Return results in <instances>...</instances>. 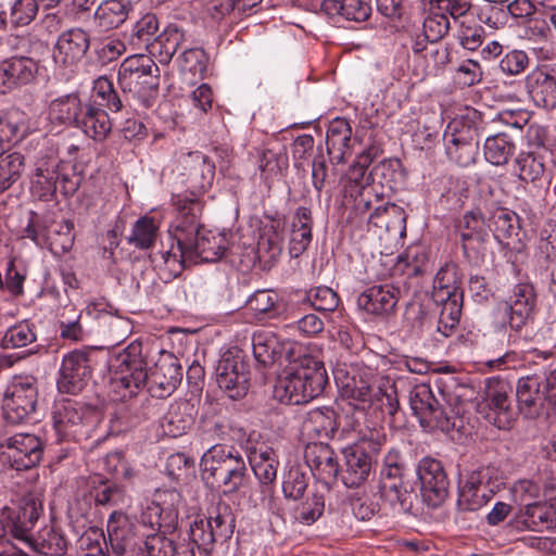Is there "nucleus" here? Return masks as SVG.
Masks as SVG:
<instances>
[{
	"mask_svg": "<svg viewBox=\"0 0 556 556\" xmlns=\"http://www.w3.org/2000/svg\"><path fill=\"white\" fill-rule=\"evenodd\" d=\"M552 162L553 153L548 148L520 152L514 161V173L519 180L534 184L547 177Z\"/></svg>",
	"mask_w": 556,
	"mask_h": 556,
	"instance_id": "obj_28",
	"label": "nucleus"
},
{
	"mask_svg": "<svg viewBox=\"0 0 556 556\" xmlns=\"http://www.w3.org/2000/svg\"><path fill=\"white\" fill-rule=\"evenodd\" d=\"M511 391L513 388L506 380L493 377L485 382L484 401L494 414V424L500 429L509 427L515 417Z\"/></svg>",
	"mask_w": 556,
	"mask_h": 556,
	"instance_id": "obj_23",
	"label": "nucleus"
},
{
	"mask_svg": "<svg viewBox=\"0 0 556 556\" xmlns=\"http://www.w3.org/2000/svg\"><path fill=\"white\" fill-rule=\"evenodd\" d=\"M344 466L342 482L348 488H358L364 484L372 470V458L363 446H350L343 450Z\"/></svg>",
	"mask_w": 556,
	"mask_h": 556,
	"instance_id": "obj_30",
	"label": "nucleus"
},
{
	"mask_svg": "<svg viewBox=\"0 0 556 556\" xmlns=\"http://www.w3.org/2000/svg\"><path fill=\"white\" fill-rule=\"evenodd\" d=\"M159 20L155 14L147 13L132 26L128 46L132 51L146 50L150 52L157 38Z\"/></svg>",
	"mask_w": 556,
	"mask_h": 556,
	"instance_id": "obj_45",
	"label": "nucleus"
},
{
	"mask_svg": "<svg viewBox=\"0 0 556 556\" xmlns=\"http://www.w3.org/2000/svg\"><path fill=\"white\" fill-rule=\"evenodd\" d=\"M1 455L5 464L15 470L36 467L43 455V441L35 433L17 432L4 435L0 441Z\"/></svg>",
	"mask_w": 556,
	"mask_h": 556,
	"instance_id": "obj_11",
	"label": "nucleus"
},
{
	"mask_svg": "<svg viewBox=\"0 0 556 556\" xmlns=\"http://www.w3.org/2000/svg\"><path fill=\"white\" fill-rule=\"evenodd\" d=\"M288 155L281 149L264 148L256 150V167L261 179L269 185L288 168Z\"/></svg>",
	"mask_w": 556,
	"mask_h": 556,
	"instance_id": "obj_42",
	"label": "nucleus"
},
{
	"mask_svg": "<svg viewBox=\"0 0 556 556\" xmlns=\"http://www.w3.org/2000/svg\"><path fill=\"white\" fill-rule=\"evenodd\" d=\"M34 528L35 526L28 530L27 539H18V541L46 556H63L66 553L67 542L62 533L52 528H45L35 536Z\"/></svg>",
	"mask_w": 556,
	"mask_h": 556,
	"instance_id": "obj_39",
	"label": "nucleus"
},
{
	"mask_svg": "<svg viewBox=\"0 0 556 556\" xmlns=\"http://www.w3.org/2000/svg\"><path fill=\"white\" fill-rule=\"evenodd\" d=\"M510 493L514 502L521 507L547 497V491H543L539 482L529 479L516 481L510 489Z\"/></svg>",
	"mask_w": 556,
	"mask_h": 556,
	"instance_id": "obj_54",
	"label": "nucleus"
},
{
	"mask_svg": "<svg viewBox=\"0 0 556 556\" xmlns=\"http://www.w3.org/2000/svg\"><path fill=\"white\" fill-rule=\"evenodd\" d=\"M85 105L77 93L61 96L50 102L48 118L52 124L76 126Z\"/></svg>",
	"mask_w": 556,
	"mask_h": 556,
	"instance_id": "obj_36",
	"label": "nucleus"
},
{
	"mask_svg": "<svg viewBox=\"0 0 556 556\" xmlns=\"http://www.w3.org/2000/svg\"><path fill=\"white\" fill-rule=\"evenodd\" d=\"M479 122L480 113L468 108L447 126L444 134L446 155L459 166L467 167L475 163L478 152L475 137L479 136Z\"/></svg>",
	"mask_w": 556,
	"mask_h": 556,
	"instance_id": "obj_6",
	"label": "nucleus"
},
{
	"mask_svg": "<svg viewBox=\"0 0 556 556\" xmlns=\"http://www.w3.org/2000/svg\"><path fill=\"white\" fill-rule=\"evenodd\" d=\"M249 462L256 479L263 486L275 483L279 460L271 447L261 445L250 448Z\"/></svg>",
	"mask_w": 556,
	"mask_h": 556,
	"instance_id": "obj_35",
	"label": "nucleus"
},
{
	"mask_svg": "<svg viewBox=\"0 0 556 556\" xmlns=\"http://www.w3.org/2000/svg\"><path fill=\"white\" fill-rule=\"evenodd\" d=\"M178 169L186 176L193 189L206 191L213 185L215 177V163L199 151L182 153L178 156Z\"/></svg>",
	"mask_w": 556,
	"mask_h": 556,
	"instance_id": "obj_24",
	"label": "nucleus"
},
{
	"mask_svg": "<svg viewBox=\"0 0 556 556\" xmlns=\"http://www.w3.org/2000/svg\"><path fill=\"white\" fill-rule=\"evenodd\" d=\"M417 476L425 502L431 507L441 505L448 494V480L443 465L432 457H424L417 465Z\"/></svg>",
	"mask_w": 556,
	"mask_h": 556,
	"instance_id": "obj_20",
	"label": "nucleus"
},
{
	"mask_svg": "<svg viewBox=\"0 0 556 556\" xmlns=\"http://www.w3.org/2000/svg\"><path fill=\"white\" fill-rule=\"evenodd\" d=\"M409 405L426 431L440 430L447 433L456 427V418L445 412L428 384H417L412 389Z\"/></svg>",
	"mask_w": 556,
	"mask_h": 556,
	"instance_id": "obj_10",
	"label": "nucleus"
},
{
	"mask_svg": "<svg viewBox=\"0 0 556 556\" xmlns=\"http://www.w3.org/2000/svg\"><path fill=\"white\" fill-rule=\"evenodd\" d=\"M24 166V156L14 152L0 159V192L8 190L20 177Z\"/></svg>",
	"mask_w": 556,
	"mask_h": 556,
	"instance_id": "obj_58",
	"label": "nucleus"
},
{
	"mask_svg": "<svg viewBox=\"0 0 556 556\" xmlns=\"http://www.w3.org/2000/svg\"><path fill=\"white\" fill-rule=\"evenodd\" d=\"M76 127L89 138L102 141L110 134L112 125L104 110L86 104Z\"/></svg>",
	"mask_w": 556,
	"mask_h": 556,
	"instance_id": "obj_43",
	"label": "nucleus"
},
{
	"mask_svg": "<svg viewBox=\"0 0 556 556\" xmlns=\"http://www.w3.org/2000/svg\"><path fill=\"white\" fill-rule=\"evenodd\" d=\"M42 513V505L34 496L24 497L17 511L4 507L0 511V545L3 547L14 546L10 544L8 536L13 539H27L28 530L36 526Z\"/></svg>",
	"mask_w": 556,
	"mask_h": 556,
	"instance_id": "obj_12",
	"label": "nucleus"
},
{
	"mask_svg": "<svg viewBox=\"0 0 556 556\" xmlns=\"http://www.w3.org/2000/svg\"><path fill=\"white\" fill-rule=\"evenodd\" d=\"M527 91L539 108L545 110L556 109V70L553 67H539L526 77Z\"/></svg>",
	"mask_w": 556,
	"mask_h": 556,
	"instance_id": "obj_26",
	"label": "nucleus"
},
{
	"mask_svg": "<svg viewBox=\"0 0 556 556\" xmlns=\"http://www.w3.org/2000/svg\"><path fill=\"white\" fill-rule=\"evenodd\" d=\"M294 344L287 343L281 345L277 337L265 330L255 331L252 336V351L257 364L268 367L282 357L286 358V350Z\"/></svg>",
	"mask_w": 556,
	"mask_h": 556,
	"instance_id": "obj_34",
	"label": "nucleus"
},
{
	"mask_svg": "<svg viewBox=\"0 0 556 556\" xmlns=\"http://www.w3.org/2000/svg\"><path fill=\"white\" fill-rule=\"evenodd\" d=\"M94 96L101 100L100 104L112 112H119L123 108L129 106L125 102V93L121 97L114 89L113 83L105 76L93 81Z\"/></svg>",
	"mask_w": 556,
	"mask_h": 556,
	"instance_id": "obj_52",
	"label": "nucleus"
},
{
	"mask_svg": "<svg viewBox=\"0 0 556 556\" xmlns=\"http://www.w3.org/2000/svg\"><path fill=\"white\" fill-rule=\"evenodd\" d=\"M340 395L350 406L355 409L365 410L370 407L375 393L372 387L362 377H346L338 381Z\"/></svg>",
	"mask_w": 556,
	"mask_h": 556,
	"instance_id": "obj_38",
	"label": "nucleus"
},
{
	"mask_svg": "<svg viewBox=\"0 0 556 556\" xmlns=\"http://www.w3.org/2000/svg\"><path fill=\"white\" fill-rule=\"evenodd\" d=\"M37 339L35 326L28 320H22L5 330L1 338L3 349L24 348Z\"/></svg>",
	"mask_w": 556,
	"mask_h": 556,
	"instance_id": "obj_50",
	"label": "nucleus"
},
{
	"mask_svg": "<svg viewBox=\"0 0 556 556\" xmlns=\"http://www.w3.org/2000/svg\"><path fill=\"white\" fill-rule=\"evenodd\" d=\"M432 299L441 306L437 330L447 338L459 323L463 305V290L456 264L447 263L439 269L433 280Z\"/></svg>",
	"mask_w": 556,
	"mask_h": 556,
	"instance_id": "obj_5",
	"label": "nucleus"
},
{
	"mask_svg": "<svg viewBox=\"0 0 556 556\" xmlns=\"http://www.w3.org/2000/svg\"><path fill=\"white\" fill-rule=\"evenodd\" d=\"M60 169L55 159L40 160L36 164L30 192L41 201H50L58 190Z\"/></svg>",
	"mask_w": 556,
	"mask_h": 556,
	"instance_id": "obj_33",
	"label": "nucleus"
},
{
	"mask_svg": "<svg viewBox=\"0 0 556 556\" xmlns=\"http://www.w3.org/2000/svg\"><path fill=\"white\" fill-rule=\"evenodd\" d=\"M460 238L464 242L469 240H483L486 235L485 223L479 211L467 212L460 222Z\"/></svg>",
	"mask_w": 556,
	"mask_h": 556,
	"instance_id": "obj_60",
	"label": "nucleus"
},
{
	"mask_svg": "<svg viewBox=\"0 0 556 556\" xmlns=\"http://www.w3.org/2000/svg\"><path fill=\"white\" fill-rule=\"evenodd\" d=\"M153 500L163 514L165 527H174L178 519V507L181 503L180 493L175 489L156 490Z\"/></svg>",
	"mask_w": 556,
	"mask_h": 556,
	"instance_id": "obj_51",
	"label": "nucleus"
},
{
	"mask_svg": "<svg viewBox=\"0 0 556 556\" xmlns=\"http://www.w3.org/2000/svg\"><path fill=\"white\" fill-rule=\"evenodd\" d=\"M286 365L275 386V396L290 405H301L318 397L328 383L324 363L302 351L301 346L286 350Z\"/></svg>",
	"mask_w": 556,
	"mask_h": 556,
	"instance_id": "obj_2",
	"label": "nucleus"
},
{
	"mask_svg": "<svg viewBox=\"0 0 556 556\" xmlns=\"http://www.w3.org/2000/svg\"><path fill=\"white\" fill-rule=\"evenodd\" d=\"M38 379L30 374L14 375L2 399L3 417L9 424H20L36 412Z\"/></svg>",
	"mask_w": 556,
	"mask_h": 556,
	"instance_id": "obj_9",
	"label": "nucleus"
},
{
	"mask_svg": "<svg viewBox=\"0 0 556 556\" xmlns=\"http://www.w3.org/2000/svg\"><path fill=\"white\" fill-rule=\"evenodd\" d=\"M400 467L383 466L380 471L379 493L381 500L399 514L408 513L413 507L414 494L403 481Z\"/></svg>",
	"mask_w": 556,
	"mask_h": 556,
	"instance_id": "obj_21",
	"label": "nucleus"
},
{
	"mask_svg": "<svg viewBox=\"0 0 556 556\" xmlns=\"http://www.w3.org/2000/svg\"><path fill=\"white\" fill-rule=\"evenodd\" d=\"M182 368L178 358L169 352L160 351L153 368H149L147 389L154 397H166L179 386Z\"/></svg>",
	"mask_w": 556,
	"mask_h": 556,
	"instance_id": "obj_16",
	"label": "nucleus"
},
{
	"mask_svg": "<svg viewBox=\"0 0 556 556\" xmlns=\"http://www.w3.org/2000/svg\"><path fill=\"white\" fill-rule=\"evenodd\" d=\"M176 215L168 227L172 240L169 250L164 252L166 263L186 264L198 260L218 261L229 247L227 235L207 230L200 217L203 204L193 193L175 194L172 198Z\"/></svg>",
	"mask_w": 556,
	"mask_h": 556,
	"instance_id": "obj_1",
	"label": "nucleus"
},
{
	"mask_svg": "<svg viewBox=\"0 0 556 556\" xmlns=\"http://www.w3.org/2000/svg\"><path fill=\"white\" fill-rule=\"evenodd\" d=\"M454 78L463 87H471L481 83L483 70L478 61L466 59L457 66Z\"/></svg>",
	"mask_w": 556,
	"mask_h": 556,
	"instance_id": "obj_64",
	"label": "nucleus"
},
{
	"mask_svg": "<svg viewBox=\"0 0 556 556\" xmlns=\"http://www.w3.org/2000/svg\"><path fill=\"white\" fill-rule=\"evenodd\" d=\"M93 350H74L63 356L56 381L61 393L77 394L87 384L92 375Z\"/></svg>",
	"mask_w": 556,
	"mask_h": 556,
	"instance_id": "obj_14",
	"label": "nucleus"
},
{
	"mask_svg": "<svg viewBox=\"0 0 556 556\" xmlns=\"http://www.w3.org/2000/svg\"><path fill=\"white\" fill-rule=\"evenodd\" d=\"M157 225L154 218L149 216L140 217L134 225L128 242L138 249H149L157 236Z\"/></svg>",
	"mask_w": 556,
	"mask_h": 556,
	"instance_id": "obj_55",
	"label": "nucleus"
},
{
	"mask_svg": "<svg viewBox=\"0 0 556 556\" xmlns=\"http://www.w3.org/2000/svg\"><path fill=\"white\" fill-rule=\"evenodd\" d=\"M90 47V38L81 28L63 31L53 49V61L59 70L73 73Z\"/></svg>",
	"mask_w": 556,
	"mask_h": 556,
	"instance_id": "obj_19",
	"label": "nucleus"
},
{
	"mask_svg": "<svg viewBox=\"0 0 556 556\" xmlns=\"http://www.w3.org/2000/svg\"><path fill=\"white\" fill-rule=\"evenodd\" d=\"M300 302L318 312L329 313L338 308L340 298L331 288L318 286L304 291Z\"/></svg>",
	"mask_w": 556,
	"mask_h": 556,
	"instance_id": "obj_49",
	"label": "nucleus"
},
{
	"mask_svg": "<svg viewBox=\"0 0 556 556\" xmlns=\"http://www.w3.org/2000/svg\"><path fill=\"white\" fill-rule=\"evenodd\" d=\"M321 9L331 18L356 23L367 21L371 14L370 0H324Z\"/></svg>",
	"mask_w": 556,
	"mask_h": 556,
	"instance_id": "obj_37",
	"label": "nucleus"
},
{
	"mask_svg": "<svg viewBox=\"0 0 556 556\" xmlns=\"http://www.w3.org/2000/svg\"><path fill=\"white\" fill-rule=\"evenodd\" d=\"M39 71V63L29 56H13L0 63V93L31 83Z\"/></svg>",
	"mask_w": 556,
	"mask_h": 556,
	"instance_id": "obj_27",
	"label": "nucleus"
},
{
	"mask_svg": "<svg viewBox=\"0 0 556 556\" xmlns=\"http://www.w3.org/2000/svg\"><path fill=\"white\" fill-rule=\"evenodd\" d=\"M450 20L428 7V15L424 21V35L429 42H437L450 30Z\"/></svg>",
	"mask_w": 556,
	"mask_h": 556,
	"instance_id": "obj_62",
	"label": "nucleus"
},
{
	"mask_svg": "<svg viewBox=\"0 0 556 556\" xmlns=\"http://www.w3.org/2000/svg\"><path fill=\"white\" fill-rule=\"evenodd\" d=\"M324 510V496L314 493L296 505L293 510V518L299 523L311 526L323 516Z\"/></svg>",
	"mask_w": 556,
	"mask_h": 556,
	"instance_id": "obj_53",
	"label": "nucleus"
},
{
	"mask_svg": "<svg viewBox=\"0 0 556 556\" xmlns=\"http://www.w3.org/2000/svg\"><path fill=\"white\" fill-rule=\"evenodd\" d=\"M516 397L520 412L527 418L536 417L546 400V394L541 391V379L536 375L526 376L518 379Z\"/></svg>",
	"mask_w": 556,
	"mask_h": 556,
	"instance_id": "obj_31",
	"label": "nucleus"
},
{
	"mask_svg": "<svg viewBox=\"0 0 556 556\" xmlns=\"http://www.w3.org/2000/svg\"><path fill=\"white\" fill-rule=\"evenodd\" d=\"M131 11L129 0H105L94 12V23L100 30L108 31L124 24Z\"/></svg>",
	"mask_w": 556,
	"mask_h": 556,
	"instance_id": "obj_40",
	"label": "nucleus"
},
{
	"mask_svg": "<svg viewBox=\"0 0 556 556\" xmlns=\"http://www.w3.org/2000/svg\"><path fill=\"white\" fill-rule=\"evenodd\" d=\"M143 345L139 341L128 344L110 361L112 382L135 395L148 384L149 368Z\"/></svg>",
	"mask_w": 556,
	"mask_h": 556,
	"instance_id": "obj_7",
	"label": "nucleus"
},
{
	"mask_svg": "<svg viewBox=\"0 0 556 556\" xmlns=\"http://www.w3.org/2000/svg\"><path fill=\"white\" fill-rule=\"evenodd\" d=\"M178 62L182 72L202 77L206 71L207 58L204 50L191 48L181 53L178 58Z\"/></svg>",
	"mask_w": 556,
	"mask_h": 556,
	"instance_id": "obj_61",
	"label": "nucleus"
},
{
	"mask_svg": "<svg viewBox=\"0 0 556 556\" xmlns=\"http://www.w3.org/2000/svg\"><path fill=\"white\" fill-rule=\"evenodd\" d=\"M200 467L205 485L224 495L238 492L249 479L243 456L233 446H212L203 454Z\"/></svg>",
	"mask_w": 556,
	"mask_h": 556,
	"instance_id": "obj_4",
	"label": "nucleus"
},
{
	"mask_svg": "<svg viewBox=\"0 0 556 556\" xmlns=\"http://www.w3.org/2000/svg\"><path fill=\"white\" fill-rule=\"evenodd\" d=\"M108 536L110 546L117 556H123L128 552L140 555L142 551V534L138 536L135 533L134 526L119 510H114L109 517Z\"/></svg>",
	"mask_w": 556,
	"mask_h": 556,
	"instance_id": "obj_25",
	"label": "nucleus"
},
{
	"mask_svg": "<svg viewBox=\"0 0 556 556\" xmlns=\"http://www.w3.org/2000/svg\"><path fill=\"white\" fill-rule=\"evenodd\" d=\"M352 128L344 118H334L327 129L326 146L331 163H344L351 152Z\"/></svg>",
	"mask_w": 556,
	"mask_h": 556,
	"instance_id": "obj_32",
	"label": "nucleus"
},
{
	"mask_svg": "<svg viewBox=\"0 0 556 556\" xmlns=\"http://www.w3.org/2000/svg\"><path fill=\"white\" fill-rule=\"evenodd\" d=\"M489 228L500 243L508 245L509 240L519 235V216L508 208H497L490 218Z\"/></svg>",
	"mask_w": 556,
	"mask_h": 556,
	"instance_id": "obj_47",
	"label": "nucleus"
},
{
	"mask_svg": "<svg viewBox=\"0 0 556 556\" xmlns=\"http://www.w3.org/2000/svg\"><path fill=\"white\" fill-rule=\"evenodd\" d=\"M536 293L529 282L517 283L504 305L505 319L508 327L519 332L535 315Z\"/></svg>",
	"mask_w": 556,
	"mask_h": 556,
	"instance_id": "obj_17",
	"label": "nucleus"
},
{
	"mask_svg": "<svg viewBox=\"0 0 556 556\" xmlns=\"http://www.w3.org/2000/svg\"><path fill=\"white\" fill-rule=\"evenodd\" d=\"M159 66L150 55L135 53L122 62L117 80L130 109L146 111L153 106L159 92Z\"/></svg>",
	"mask_w": 556,
	"mask_h": 556,
	"instance_id": "obj_3",
	"label": "nucleus"
},
{
	"mask_svg": "<svg viewBox=\"0 0 556 556\" xmlns=\"http://www.w3.org/2000/svg\"><path fill=\"white\" fill-rule=\"evenodd\" d=\"M193 405L187 401L170 404L161 422L164 433L173 438L186 433L193 425Z\"/></svg>",
	"mask_w": 556,
	"mask_h": 556,
	"instance_id": "obj_41",
	"label": "nucleus"
},
{
	"mask_svg": "<svg viewBox=\"0 0 556 556\" xmlns=\"http://www.w3.org/2000/svg\"><path fill=\"white\" fill-rule=\"evenodd\" d=\"M428 7L446 18H458L465 16L471 8L469 0H427Z\"/></svg>",
	"mask_w": 556,
	"mask_h": 556,
	"instance_id": "obj_63",
	"label": "nucleus"
},
{
	"mask_svg": "<svg viewBox=\"0 0 556 556\" xmlns=\"http://www.w3.org/2000/svg\"><path fill=\"white\" fill-rule=\"evenodd\" d=\"M53 427L62 440L81 441L91 437L99 421L96 409L76 401H62L53 410Z\"/></svg>",
	"mask_w": 556,
	"mask_h": 556,
	"instance_id": "obj_8",
	"label": "nucleus"
},
{
	"mask_svg": "<svg viewBox=\"0 0 556 556\" xmlns=\"http://www.w3.org/2000/svg\"><path fill=\"white\" fill-rule=\"evenodd\" d=\"M308 476L300 466H291L282 480V492L285 497L299 500L303 496L308 485Z\"/></svg>",
	"mask_w": 556,
	"mask_h": 556,
	"instance_id": "obj_57",
	"label": "nucleus"
},
{
	"mask_svg": "<svg viewBox=\"0 0 556 556\" xmlns=\"http://www.w3.org/2000/svg\"><path fill=\"white\" fill-rule=\"evenodd\" d=\"M494 475L493 467L481 466L462 477L458 486V508L475 511L484 506L494 494Z\"/></svg>",
	"mask_w": 556,
	"mask_h": 556,
	"instance_id": "obj_13",
	"label": "nucleus"
},
{
	"mask_svg": "<svg viewBox=\"0 0 556 556\" xmlns=\"http://www.w3.org/2000/svg\"><path fill=\"white\" fill-rule=\"evenodd\" d=\"M184 41L182 28L177 24H169L157 35L155 42L150 48V56H154L162 64H167Z\"/></svg>",
	"mask_w": 556,
	"mask_h": 556,
	"instance_id": "obj_44",
	"label": "nucleus"
},
{
	"mask_svg": "<svg viewBox=\"0 0 556 556\" xmlns=\"http://www.w3.org/2000/svg\"><path fill=\"white\" fill-rule=\"evenodd\" d=\"M91 495L96 504L100 506H118L124 504L126 500L123 486L104 481H101L99 486L93 488Z\"/></svg>",
	"mask_w": 556,
	"mask_h": 556,
	"instance_id": "obj_59",
	"label": "nucleus"
},
{
	"mask_svg": "<svg viewBox=\"0 0 556 556\" xmlns=\"http://www.w3.org/2000/svg\"><path fill=\"white\" fill-rule=\"evenodd\" d=\"M142 551L140 555L144 556H175L176 545L173 540L166 538L163 533H142Z\"/></svg>",
	"mask_w": 556,
	"mask_h": 556,
	"instance_id": "obj_56",
	"label": "nucleus"
},
{
	"mask_svg": "<svg viewBox=\"0 0 556 556\" xmlns=\"http://www.w3.org/2000/svg\"><path fill=\"white\" fill-rule=\"evenodd\" d=\"M507 526L516 531H543L556 527V496L520 507Z\"/></svg>",
	"mask_w": 556,
	"mask_h": 556,
	"instance_id": "obj_18",
	"label": "nucleus"
},
{
	"mask_svg": "<svg viewBox=\"0 0 556 556\" xmlns=\"http://www.w3.org/2000/svg\"><path fill=\"white\" fill-rule=\"evenodd\" d=\"M515 148V142L506 131H497L485 138L484 157L489 163L502 166L507 164L514 154Z\"/></svg>",
	"mask_w": 556,
	"mask_h": 556,
	"instance_id": "obj_48",
	"label": "nucleus"
},
{
	"mask_svg": "<svg viewBox=\"0 0 556 556\" xmlns=\"http://www.w3.org/2000/svg\"><path fill=\"white\" fill-rule=\"evenodd\" d=\"M401 299V289L391 283H377L367 287L357 296L358 308L375 316H388L392 314Z\"/></svg>",
	"mask_w": 556,
	"mask_h": 556,
	"instance_id": "obj_22",
	"label": "nucleus"
},
{
	"mask_svg": "<svg viewBox=\"0 0 556 556\" xmlns=\"http://www.w3.org/2000/svg\"><path fill=\"white\" fill-rule=\"evenodd\" d=\"M303 428L307 434L330 439L338 429L336 412L331 407L312 409L307 413Z\"/></svg>",
	"mask_w": 556,
	"mask_h": 556,
	"instance_id": "obj_46",
	"label": "nucleus"
},
{
	"mask_svg": "<svg viewBox=\"0 0 556 556\" xmlns=\"http://www.w3.org/2000/svg\"><path fill=\"white\" fill-rule=\"evenodd\" d=\"M306 465L312 475L325 484L332 483L339 473L333 450L326 443H308L304 451Z\"/></svg>",
	"mask_w": 556,
	"mask_h": 556,
	"instance_id": "obj_29",
	"label": "nucleus"
},
{
	"mask_svg": "<svg viewBox=\"0 0 556 556\" xmlns=\"http://www.w3.org/2000/svg\"><path fill=\"white\" fill-rule=\"evenodd\" d=\"M216 381L218 387L225 390L231 399L245 395L249 370L240 351H227L223 354L216 368Z\"/></svg>",
	"mask_w": 556,
	"mask_h": 556,
	"instance_id": "obj_15",
	"label": "nucleus"
}]
</instances>
